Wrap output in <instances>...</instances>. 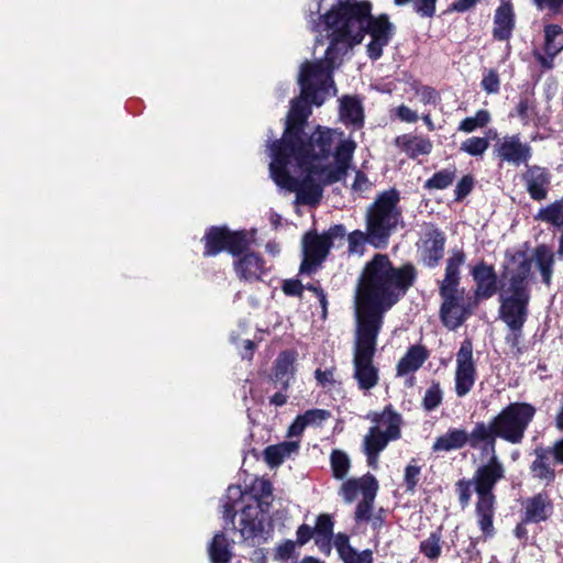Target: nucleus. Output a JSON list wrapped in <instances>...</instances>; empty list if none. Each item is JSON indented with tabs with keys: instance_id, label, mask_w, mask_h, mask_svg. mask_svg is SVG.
Listing matches in <instances>:
<instances>
[{
	"instance_id": "nucleus-2",
	"label": "nucleus",
	"mask_w": 563,
	"mask_h": 563,
	"mask_svg": "<svg viewBox=\"0 0 563 563\" xmlns=\"http://www.w3.org/2000/svg\"><path fill=\"white\" fill-rule=\"evenodd\" d=\"M415 277L413 266L395 268L389 258L382 254L375 255L363 271L355 299L353 347V376L362 390L372 389L378 382V369L373 358L383 316L411 286Z\"/></svg>"
},
{
	"instance_id": "nucleus-25",
	"label": "nucleus",
	"mask_w": 563,
	"mask_h": 563,
	"mask_svg": "<svg viewBox=\"0 0 563 563\" xmlns=\"http://www.w3.org/2000/svg\"><path fill=\"white\" fill-rule=\"evenodd\" d=\"M428 354L424 347L420 345L411 346L400 358L397 365V374L402 376L416 372L427 360Z\"/></svg>"
},
{
	"instance_id": "nucleus-30",
	"label": "nucleus",
	"mask_w": 563,
	"mask_h": 563,
	"mask_svg": "<svg viewBox=\"0 0 563 563\" xmlns=\"http://www.w3.org/2000/svg\"><path fill=\"white\" fill-rule=\"evenodd\" d=\"M531 472L536 478L547 483H551L554 479L555 473L551 466L549 452L544 450L536 451V460L531 464Z\"/></svg>"
},
{
	"instance_id": "nucleus-5",
	"label": "nucleus",
	"mask_w": 563,
	"mask_h": 563,
	"mask_svg": "<svg viewBox=\"0 0 563 563\" xmlns=\"http://www.w3.org/2000/svg\"><path fill=\"white\" fill-rule=\"evenodd\" d=\"M399 195L396 190L380 194L366 211V230L368 243L383 247L391 233L401 222V211L398 208Z\"/></svg>"
},
{
	"instance_id": "nucleus-54",
	"label": "nucleus",
	"mask_w": 563,
	"mask_h": 563,
	"mask_svg": "<svg viewBox=\"0 0 563 563\" xmlns=\"http://www.w3.org/2000/svg\"><path fill=\"white\" fill-rule=\"evenodd\" d=\"M295 551V543L292 541H286L283 544L278 545L276 549V559L278 560H287L289 559Z\"/></svg>"
},
{
	"instance_id": "nucleus-4",
	"label": "nucleus",
	"mask_w": 563,
	"mask_h": 563,
	"mask_svg": "<svg viewBox=\"0 0 563 563\" xmlns=\"http://www.w3.org/2000/svg\"><path fill=\"white\" fill-rule=\"evenodd\" d=\"M488 462L479 466L473 476L474 490L477 494L476 517L485 537L494 534L495 495L493 489L505 477V467L497 454L488 455Z\"/></svg>"
},
{
	"instance_id": "nucleus-21",
	"label": "nucleus",
	"mask_w": 563,
	"mask_h": 563,
	"mask_svg": "<svg viewBox=\"0 0 563 563\" xmlns=\"http://www.w3.org/2000/svg\"><path fill=\"white\" fill-rule=\"evenodd\" d=\"M296 361V353L291 351H283L275 362L274 382L279 384L283 389L289 387L290 380L294 377Z\"/></svg>"
},
{
	"instance_id": "nucleus-22",
	"label": "nucleus",
	"mask_w": 563,
	"mask_h": 563,
	"mask_svg": "<svg viewBox=\"0 0 563 563\" xmlns=\"http://www.w3.org/2000/svg\"><path fill=\"white\" fill-rule=\"evenodd\" d=\"M529 261L536 264L541 273L543 283L549 286L551 284L554 266V253L552 250L547 245H539L533 250Z\"/></svg>"
},
{
	"instance_id": "nucleus-15",
	"label": "nucleus",
	"mask_w": 563,
	"mask_h": 563,
	"mask_svg": "<svg viewBox=\"0 0 563 563\" xmlns=\"http://www.w3.org/2000/svg\"><path fill=\"white\" fill-rule=\"evenodd\" d=\"M365 487H372L374 489L373 500H375L378 490V482L371 474H366L357 478H350L343 482L340 487V495L347 504L353 503L357 497L362 498L361 501H367V490H365Z\"/></svg>"
},
{
	"instance_id": "nucleus-7",
	"label": "nucleus",
	"mask_w": 563,
	"mask_h": 563,
	"mask_svg": "<svg viewBox=\"0 0 563 563\" xmlns=\"http://www.w3.org/2000/svg\"><path fill=\"white\" fill-rule=\"evenodd\" d=\"M536 415V408L528 402H511L496 417L495 430L500 439L518 444Z\"/></svg>"
},
{
	"instance_id": "nucleus-9",
	"label": "nucleus",
	"mask_w": 563,
	"mask_h": 563,
	"mask_svg": "<svg viewBox=\"0 0 563 563\" xmlns=\"http://www.w3.org/2000/svg\"><path fill=\"white\" fill-rule=\"evenodd\" d=\"M493 155L500 163L512 166L527 165L532 157V148L528 143L521 141L519 134L494 136Z\"/></svg>"
},
{
	"instance_id": "nucleus-51",
	"label": "nucleus",
	"mask_w": 563,
	"mask_h": 563,
	"mask_svg": "<svg viewBox=\"0 0 563 563\" xmlns=\"http://www.w3.org/2000/svg\"><path fill=\"white\" fill-rule=\"evenodd\" d=\"M396 113L401 121L408 123H413L419 119L418 113L405 104L399 106Z\"/></svg>"
},
{
	"instance_id": "nucleus-47",
	"label": "nucleus",
	"mask_w": 563,
	"mask_h": 563,
	"mask_svg": "<svg viewBox=\"0 0 563 563\" xmlns=\"http://www.w3.org/2000/svg\"><path fill=\"white\" fill-rule=\"evenodd\" d=\"M482 88L487 93H497L500 88V80L498 77V74L495 70H488L485 73L483 79H482Z\"/></svg>"
},
{
	"instance_id": "nucleus-33",
	"label": "nucleus",
	"mask_w": 563,
	"mask_h": 563,
	"mask_svg": "<svg viewBox=\"0 0 563 563\" xmlns=\"http://www.w3.org/2000/svg\"><path fill=\"white\" fill-rule=\"evenodd\" d=\"M544 41L547 55L554 57L563 49V30L554 24L545 26Z\"/></svg>"
},
{
	"instance_id": "nucleus-64",
	"label": "nucleus",
	"mask_w": 563,
	"mask_h": 563,
	"mask_svg": "<svg viewBox=\"0 0 563 563\" xmlns=\"http://www.w3.org/2000/svg\"><path fill=\"white\" fill-rule=\"evenodd\" d=\"M553 456L558 463L563 464V439L555 443L553 448Z\"/></svg>"
},
{
	"instance_id": "nucleus-24",
	"label": "nucleus",
	"mask_w": 563,
	"mask_h": 563,
	"mask_svg": "<svg viewBox=\"0 0 563 563\" xmlns=\"http://www.w3.org/2000/svg\"><path fill=\"white\" fill-rule=\"evenodd\" d=\"M526 520L540 522L545 520L551 511L552 505L548 496L539 494L526 501Z\"/></svg>"
},
{
	"instance_id": "nucleus-44",
	"label": "nucleus",
	"mask_w": 563,
	"mask_h": 563,
	"mask_svg": "<svg viewBox=\"0 0 563 563\" xmlns=\"http://www.w3.org/2000/svg\"><path fill=\"white\" fill-rule=\"evenodd\" d=\"M316 537L332 538L333 521L329 515H320L314 527Z\"/></svg>"
},
{
	"instance_id": "nucleus-57",
	"label": "nucleus",
	"mask_w": 563,
	"mask_h": 563,
	"mask_svg": "<svg viewBox=\"0 0 563 563\" xmlns=\"http://www.w3.org/2000/svg\"><path fill=\"white\" fill-rule=\"evenodd\" d=\"M314 534L309 526L302 525L297 530V542L300 544L307 543Z\"/></svg>"
},
{
	"instance_id": "nucleus-10",
	"label": "nucleus",
	"mask_w": 563,
	"mask_h": 563,
	"mask_svg": "<svg viewBox=\"0 0 563 563\" xmlns=\"http://www.w3.org/2000/svg\"><path fill=\"white\" fill-rule=\"evenodd\" d=\"M476 380V367L473 357V344L466 339L461 343L456 354L454 390L459 397L466 396Z\"/></svg>"
},
{
	"instance_id": "nucleus-26",
	"label": "nucleus",
	"mask_w": 563,
	"mask_h": 563,
	"mask_svg": "<svg viewBox=\"0 0 563 563\" xmlns=\"http://www.w3.org/2000/svg\"><path fill=\"white\" fill-rule=\"evenodd\" d=\"M398 146L410 157L428 155L432 150V143L423 136L402 135L397 139Z\"/></svg>"
},
{
	"instance_id": "nucleus-50",
	"label": "nucleus",
	"mask_w": 563,
	"mask_h": 563,
	"mask_svg": "<svg viewBox=\"0 0 563 563\" xmlns=\"http://www.w3.org/2000/svg\"><path fill=\"white\" fill-rule=\"evenodd\" d=\"M416 96L418 97L419 101L423 104H431L437 103L439 100L438 92L428 86L420 87L416 90Z\"/></svg>"
},
{
	"instance_id": "nucleus-23",
	"label": "nucleus",
	"mask_w": 563,
	"mask_h": 563,
	"mask_svg": "<svg viewBox=\"0 0 563 563\" xmlns=\"http://www.w3.org/2000/svg\"><path fill=\"white\" fill-rule=\"evenodd\" d=\"M468 433L464 429H450L446 433L437 438L432 449L435 452L459 450L468 443Z\"/></svg>"
},
{
	"instance_id": "nucleus-3",
	"label": "nucleus",
	"mask_w": 563,
	"mask_h": 563,
	"mask_svg": "<svg viewBox=\"0 0 563 563\" xmlns=\"http://www.w3.org/2000/svg\"><path fill=\"white\" fill-rule=\"evenodd\" d=\"M464 263V252L452 250L446 260L444 277L439 282V295L442 299L440 316L444 325L451 330L460 327L473 310L471 298L460 287V268Z\"/></svg>"
},
{
	"instance_id": "nucleus-62",
	"label": "nucleus",
	"mask_w": 563,
	"mask_h": 563,
	"mask_svg": "<svg viewBox=\"0 0 563 563\" xmlns=\"http://www.w3.org/2000/svg\"><path fill=\"white\" fill-rule=\"evenodd\" d=\"M254 489H260V492L263 496H268L272 494L271 483L267 481H264V479L256 481V483L254 485Z\"/></svg>"
},
{
	"instance_id": "nucleus-45",
	"label": "nucleus",
	"mask_w": 563,
	"mask_h": 563,
	"mask_svg": "<svg viewBox=\"0 0 563 563\" xmlns=\"http://www.w3.org/2000/svg\"><path fill=\"white\" fill-rule=\"evenodd\" d=\"M349 251L351 253L362 252L366 242H368V231L366 233L355 230L349 235Z\"/></svg>"
},
{
	"instance_id": "nucleus-56",
	"label": "nucleus",
	"mask_w": 563,
	"mask_h": 563,
	"mask_svg": "<svg viewBox=\"0 0 563 563\" xmlns=\"http://www.w3.org/2000/svg\"><path fill=\"white\" fill-rule=\"evenodd\" d=\"M534 3L540 9H549L555 12L563 9V0H534Z\"/></svg>"
},
{
	"instance_id": "nucleus-32",
	"label": "nucleus",
	"mask_w": 563,
	"mask_h": 563,
	"mask_svg": "<svg viewBox=\"0 0 563 563\" xmlns=\"http://www.w3.org/2000/svg\"><path fill=\"white\" fill-rule=\"evenodd\" d=\"M227 232L228 230L225 228H212L209 230V232L205 236V255H217L221 251L225 250Z\"/></svg>"
},
{
	"instance_id": "nucleus-27",
	"label": "nucleus",
	"mask_w": 563,
	"mask_h": 563,
	"mask_svg": "<svg viewBox=\"0 0 563 563\" xmlns=\"http://www.w3.org/2000/svg\"><path fill=\"white\" fill-rule=\"evenodd\" d=\"M494 36L498 40H507L512 32L514 14L509 4H501L495 14Z\"/></svg>"
},
{
	"instance_id": "nucleus-49",
	"label": "nucleus",
	"mask_w": 563,
	"mask_h": 563,
	"mask_svg": "<svg viewBox=\"0 0 563 563\" xmlns=\"http://www.w3.org/2000/svg\"><path fill=\"white\" fill-rule=\"evenodd\" d=\"M420 475V466L416 464H409L405 470V483L408 490H413L418 484Z\"/></svg>"
},
{
	"instance_id": "nucleus-6",
	"label": "nucleus",
	"mask_w": 563,
	"mask_h": 563,
	"mask_svg": "<svg viewBox=\"0 0 563 563\" xmlns=\"http://www.w3.org/2000/svg\"><path fill=\"white\" fill-rule=\"evenodd\" d=\"M366 419L373 426L364 435L363 452L368 465L375 468L379 454L387 448L388 443L400 438L402 419L391 407H386L380 412H368Z\"/></svg>"
},
{
	"instance_id": "nucleus-28",
	"label": "nucleus",
	"mask_w": 563,
	"mask_h": 563,
	"mask_svg": "<svg viewBox=\"0 0 563 563\" xmlns=\"http://www.w3.org/2000/svg\"><path fill=\"white\" fill-rule=\"evenodd\" d=\"M208 552L211 563H229L232 558L230 542L223 533L214 534Z\"/></svg>"
},
{
	"instance_id": "nucleus-8",
	"label": "nucleus",
	"mask_w": 563,
	"mask_h": 563,
	"mask_svg": "<svg viewBox=\"0 0 563 563\" xmlns=\"http://www.w3.org/2000/svg\"><path fill=\"white\" fill-rule=\"evenodd\" d=\"M531 263L523 252L512 254L503 274L500 297L530 298Z\"/></svg>"
},
{
	"instance_id": "nucleus-37",
	"label": "nucleus",
	"mask_w": 563,
	"mask_h": 563,
	"mask_svg": "<svg viewBox=\"0 0 563 563\" xmlns=\"http://www.w3.org/2000/svg\"><path fill=\"white\" fill-rule=\"evenodd\" d=\"M419 549L427 559L431 561L439 559L442 552L441 534L432 532L427 539L421 541Z\"/></svg>"
},
{
	"instance_id": "nucleus-58",
	"label": "nucleus",
	"mask_w": 563,
	"mask_h": 563,
	"mask_svg": "<svg viewBox=\"0 0 563 563\" xmlns=\"http://www.w3.org/2000/svg\"><path fill=\"white\" fill-rule=\"evenodd\" d=\"M306 422L303 421L301 416H298L295 421L291 423V426L288 429V435L290 437H298L300 435L303 430L306 429Z\"/></svg>"
},
{
	"instance_id": "nucleus-63",
	"label": "nucleus",
	"mask_w": 563,
	"mask_h": 563,
	"mask_svg": "<svg viewBox=\"0 0 563 563\" xmlns=\"http://www.w3.org/2000/svg\"><path fill=\"white\" fill-rule=\"evenodd\" d=\"M534 56L544 69H551L553 67L554 57H551L550 55L544 56L540 53H534Z\"/></svg>"
},
{
	"instance_id": "nucleus-20",
	"label": "nucleus",
	"mask_w": 563,
	"mask_h": 563,
	"mask_svg": "<svg viewBox=\"0 0 563 563\" xmlns=\"http://www.w3.org/2000/svg\"><path fill=\"white\" fill-rule=\"evenodd\" d=\"M334 548L336 549L340 558L344 563H372L373 553L371 550L362 552L356 551L351 547L349 537L344 533H338L333 540Z\"/></svg>"
},
{
	"instance_id": "nucleus-53",
	"label": "nucleus",
	"mask_w": 563,
	"mask_h": 563,
	"mask_svg": "<svg viewBox=\"0 0 563 563\" xmlns=\"http://www.w3.org/2000/svg\"><path fill=\"white\" fill-rule=\"evenodd\" d=\"M472 187H473V178L470 176L463 177L459 181L456 189H455L456 198L461 199V198L467 196L471 192Z\"/></svg>"
},
{
	"instance_id": "nucleus-16",
	"label": "nucleus",
	"mask_w": 563,
	"mask_h": 563,
	"mask_svg": "<svg viewBox=\"0 0 563 563\" xmlns=\"http://www.w3.org/2000/svg\"><path fill=\"white\" fill-rule=\"evenodd\" d=\"M472 276L476 284V298L488 299L495 295L497 290V276L493 266L481 263L473 268Z\"/></svg>"
},
{
	"instance_id": "nucleus-48",
	"label": "nucleus",
	"mask_w": 563,
	"mask_h": 563,
	"mask_svg": "<svg viewBox=\"0 0 563 563\" xmlns=\"http://www.w3.org/2000/svg\"><path fill=\"white\" fill-rule=\"evenodd\" d=\"M472 485H474L473 479L472 481L461 479L455 485L456 493L459 495V500L463 508L470 504L471 495H472Z\"/></svg>"
},
{
	"instance_id": "nucleus-31",
	"label": "nucleus",
	"mask_w": 563,
	"mask_h": 563,
	"mask_svg": "<svg viewBox=\"0 0 563 563\" xmlns=\"http://www.w3.org/2000/svg\"><path fill=\"white\" fill-rule=\"evenodd\" d=\"M340 115L344 122L361 125L364 115L360 100L353 97H344L341 100Z\"/></svg>"
},
{
	"instance_id": "nucleus-39",
	"label": "nucleus",
	"mask_w": 563,
	"mask_h": 563,
	"mask_svg": "<svg viewBox=\"0 0 563 563\" xmlns=\"http://www.w3.org/2000/svg\"><path fill=\"white\" fill-rule=\"evenodd\" d=\"M249 246L246 235L244 232H227L225 251L236 256L242 254Z\"/></svg>"
},
{
	"instance_id": "nucleus-29",
	"label": "nucleus",
	"mask_w": 563,
	"mask_h": 563,
	"mask_svg": "<svg viewBox=\"0 0 563 563\" xmlns=\"http://www.w3.org/2000/svg\"><path fill=\"white\" fill-rule=\"evenodd\" d=\"M299 445L295 441L283 442L277 445H269L265 450V460L271 467L280 465L284 460L298 450Z\"/></svg>"
},
{
	"instance_id": "nucleus-46",
	"label": "nucleus",
	"mask_w": 563,
	"mask_h": 563,
	"mask_svg": "<svg viewBox=\"0 0 563 563\" xmlns=\"http://www.w3.org/2000/svg\"><path fill=\"white\" fill-rule=\"evenodd\" d=\"M306 426H320L330 417V412L324 409H311L301 415Z\"/></svg>"
},
{
	"instance_id": "nucleus-1",
	"label": "nucleus",
	"mask_w": 563,
	"mask_h": 563,
	"mask_svg": "<svg viewBox=\"0 0 563 563\" xmlns=\"http://www.w3.org/2000/svg\"><path fill=\"white\" fill-rule=\"evenodd\" d=\"M368 1L336 0L316 22L311 18V30L324 33L329 46L324 58L301 66L299 85L301 97L295 99L287 115L283 139L269 146L271 176L275 184L296 192L302 205H317L322 197V187L341 180L350 167L354 150L352 140L344 139L336 130L318 126L307 142H298L299 130L311 114L308 100L321 106L331 92H335L332 71L336 60L353 46L358 45L366 33L371 35L367 53L378 59L389 43L393 24L385 14L374 18Z\"/></svg>"
},
{
	"instance_id": "nucleus-35",
	"label": "nucleus",
	"mask_w": 563,
	"mask_h": 563,
	"mask_svg": "<svg viewBox=\"0 0 563 563\" xmlns=\"http://www.w3.org/2000/svg\"><path fill=\"white\" fill-rule=\"evenodd\" d=\"M330 463L333 476L336 479H343L349 474L351 460L345 452L333 450L330 456Z\"/></svg>"
},
{
	"instance_id": "nucleus-41",
	"label": "nucleus",
	"mask_w": 563,
	"mask_h": 563,
	"mask_svg": "<svg viewBox=\"0 0 563 563\" xmlns=\"http://www.w3.org/2000/svg\"><path fill=\"white\" fill-rule=\"evenodd\" d=\"M437 0H394L396 5L412 3L417 13L422 16H432L435 12Z\"/></svg>"
},
{
	"instance_id": "nucleus-17",
	"label": "nucleus",
	"mask_w": 563,
	"mask_h": 563,
	"mask_svg": "<svg viewBox=\"0 0 563 563\" xmlns=\"http://www.w3.org/2000/svg\"><path fill=\"white\" fill-rule=\"evenodd\" d=\"M523 180L532 199L541 201L547 198L550 174L545 168L530 166L523 175Z\"/></svg>"
},
{
	"instance_id": "nucleus-59",
	"label": "nucleus",
	"mask_w": 563,
	"mask_h": 563,
	"mask_svg": "<svg viewBox=\"0 0 563 563\" xmlns=\"http://www.w3.org/2000/svg\"><path fill=\"white\" fill-rule=\"evenodd\" d=\"M479 0H456L451 4V10L456 12H465L473 8Z\"/></svg>"
},
{
	"instance_id": "nucleus-18",
	"label": "nucleus",
	"mask_w": 563,
	"mask_h": 563,
	"mask_svg": "<svg viewBox=\"0 0 563 563\" xmlns=\"http://www.w3.org/2000/svg\"><path fill=\"white\" fill-rule=\"evenodd\" d=\"M495 420L494 418L489 421L488 424L483 422L476 423L473 431L468 433V443L472 448H478L479 442H485L482 448L483 454L487 455L497 454L496 453V439L499 438L497 431L495 430Z\"/></svg>"
},
{
	"instance_id": "nucleus-12",
	"label": "nucleus",
	"mask_w": 563,
	"mask_h": 563,
	"mask_svg": "<svg viewBox=\"0 0 563 563\" xmlns=\"http://www.w3.org/2000/svg\"><path fill=\"white\" fill-rule=\"evenodd\" d=\"M445 244L444 234L438 229L428 225L421 239L420 252L424 264L429 267L438 265L443 256Z\"/></svg>"
},
{
	"instance_id": "nucleus-60",
	"label": "nucleus",
	"mask_w": 563,
	"mask_h": 563,
	"mask_svg": "<svg viewBox=\"0 0 563 563\" xmlns=\"http://www.w3.org/2000/svg\"><path fill=\"white\" fill-rule=\"evenodd\" d=\"M344 235L345 229L343 225H334L327 233L322 234V236L328 238V240L331 241L332 244L334 239H342Z\"/></svg>"
},
{
	"instance_id": "nucleus-19",
	"label": "nucleus",
	"mask_w": 563,
	"mask_h": 563,
	"mask_svg": "<svg viewBox=\"0 0 563 563\" xmlns=\"http://www.w3.org/2000/svg\"><path fill=\"white\" fill-rule=\"evenodd\" d=\"M234 269L240 279L258 280L265 272L263 260L255 253H246L234 262Z\"/></svg>"
},
{
	"instance_id": "nucleus-40",
	"label": "nucleus",
	"mask_w": 563,
	"mask_h": 563,
	"mask_svg": "<svg viewBox=\"0 0 563 563\" xmlns=\"http://www.w3.org/2000/svg\"><path fill=\"white\" fill-rule=\"evenodd\" d=\"M454 179V169H443L435 173L430 179H428L424 187L428 189H445L453 183Z\"/></svg>"
},
{
	"instance_id": "nucleus-34",
	"label": "nucleus",
	"mask_w": 563,
	"mask_h": 563,
	"mask_svg": "<svg viewBox=\"0 0 563 563\" xmlns=\"http://www.w3.org/2000/svg\"><path fill=\"white\" fill-rule=\"evenodd\" d=\"M536 219L554 227H563V198L541 208Z\"/></svg>"
},
{
	"instance_id": "nucleus-13",
	"label": "nucleus",
	"mask_w": 563,
	"mask_h": 563,
	"mask_svg": "<svg viewBox=\"0 0 563 563\" xmlns=\"http://www.w3.org/2000/svg\"><path fill=\"white\" fill-rule=\"evenodd\" d=\"M530 298L500 297V319L509 329L522 328L528 314Z\"/></svg>"
},
{
	"instance_id": "nucleus-42",
	"label": "nucleus",
	"mask_w": 563,
	"mask_h": 563,
	"mask_svg": "<svg viewBox=\"0 0 563 563\" xmlns=\"http://www.w3.org/2000/svg\"><path fill=\"white\" fill-rule=\"evenodd\" d=\"M443 394L439 383H432L427 389L422 405L426 410L431 411L435 409L442 402Z\"/></svg>"
},
{
	"instance_id": "nucleus-36",
	"label": "nucleus",
	"mask_w": 563,
	"mask_h": 563,
	"mask_svg": "<svg viewBox=\"0 0 563 563\" xmlns=\"http://www.w3.org/2000/svg\"><path fill=\"white\" fill-rule=\"evenodd\" d=\"M490 113L487 110H478L475 115L467 117L459 124V131L472 133L476 129L485 128L490 122Z\"/></svg>"
},
{
	"instance_id": "nucleus-52",
	"label": "nucleus",
	"mask_w": 563,
	"mask_h": 563,
	"mask_svg": "<svg viewBox=\"0 0 563 563\" xmlns=\"http://www.w3.org/2000/svg\"><path fill=\"white\" fill-rule=\"evenodd\" d=\"M283 290L286 295L289 296H301L303 286L297 279H288L284 283Z\"/></svg>"
},
{
	"instance_id": "nucleus-38",
	"label": "nucleus",
	"mask_w": 563,
	"mask_h": 563,
	"mask_svg": "<svg viewBox=\"0 0 563 563\" xmlns=\"http://www.w3.org/2000/svg\"><path fill=\"white\" fill-rule=\"evenodd\" d=\"M489 147L486 137L472 136L461 143L460 150L471 156H482Z\"/></svg>"
},
{
	"instance_id": "nucleus-61",
	"label": "nucleus",
	"mask_w": 563,
	"mask_h": 563,
	"mask_svg": "<svg viewBox=\"0 0 563 563\" xmlns=\"http://www.w3.org/2000/svg\"><path fill=\"white\" fill-rule=\"evenodd\" d=\"M529 109H530V103H529L528 99H521L518 102L517 108H516L517 113L521 119L528 118Z\"/></svg>"
},
{
	"instance_id": "nucleus-14",
	"label": "nucleus",
	"mask_w": 563,
	"mask_h": 563,
	"mask_svg": "<svg viewBox=\"0 0 563 563\" xmlns=\"http://www.w3.org/2000/svg\"><path fill=\"white\" fill-rule=\"evenodd\" d=\"M367 501H360L356 506L354 519L356 523H367L374 531H378L385 523V511L383 508H375L373 500L374 489L365 487Z\"/></svg>"
},
{
	"instance_id": "nucleus-11",
	"label": "nucleus",
	"mask_w": 563,
	"mask_h": 563,
	"mask_svg": "<svg viewBox=\"0 0 563 563\" xmlns=\"http://www.w3.org/2000/svg\"><path fill=\"white\" fill-rule=\"evenodd\" d=\"M303 261L300 265L301 274H311L316 267L327 257L332 247L328 238L307 233L302 241Z\"/></svg>"
},
{
	"instance_id": "nucleus-43",
	"label": "nucleus",
	"mask_w": 563,
	"mask_h": 563,
	"mask_svg": "<svg viewBox=\"0 0 563 563\" xmlns=\"http://www.w3.org/2000/svg\"><path fill=\"white\" fill-rule=\"evenodd\" d=\"M521 338L522 328L509 329V333L505 338L507 345L510 347V353L515 357H518L522 353V349L520 346Z\"/></svg>"
},
{
	"instance_id": "nucleus-55",
	"label": "nucleus",
	"mask_w": 563,
	"mask_h": 563,
	"mask_svg": "<svg viewBox=\"0 0 563 563\" xmlns=\"http://www.w3.org/2000/svg\"><path fill=\"white\" fill-rule=\"evenodd\" d=\"M247 516V510L244 509L243 514H242V517H246ZM242 527H241V533L245 537H251L255 533V531H257L258 529V522H256L255 520H252L250 522H246L245 518H242Z\"/></svg>"
}]
</instances>
